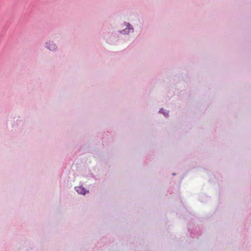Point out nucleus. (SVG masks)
<instances>
[{
  "label": "nucleus",
  "instance_id": "1",
  "mask_svg": "<svg viewBox=\"0 0 251 251\" xmlns=\"http://www.w3.org/2000/svg\"><path fill=\"white\" fill-rule=\"evenodd\" d=\"M45 47L51 51H55L58 49L57 45L53 41L51 40H48L46 42Z\"/></svg>",
  "mask_w": 251,
  "mask_h": 251
},
{
  "label": "nucleus",
  "instance_id": "2",
  "mask_svg": "<svg viewBox=\"0 0 251 251\" xmlns=\"http://www.w3.org/2000/svg\"><path fill=\"white\" fill-rule=\"evenodd\" d=\"M124 24L126 26V27L125 29L121 30V33L126 35L128 34L130 32H133L134 28L129 23L124 22Z\"/></svg>",
  "mask_w": 251,
  "mask_h": 251
},
{
  "label": "nucleus",
  "instance_id": "3",
  "mask_svg": "<svg viewBox=\"0 0 251 251\" xmlns=\"http://www.w3.org/2000/svg\"><path fill=\"white\" fill-rule=\"evenodd\" d=\"M75 190L79 194L85 195L89 192L84 187L82 186H77L75 188Z\"/></svg>",
  "mask_w": 251,
  "mask_h": 251
},
{
  "label": "nucleus",
  "instance_id": "4",
  "mask_svg": "<svg viewBox=\"0 0 251 251\" xmlns=\"http://www.w3.org/2000/svg\"><path fill=\"white\" fill-rule=\"evenodd\" d=\"M159 112L162 113L166 117H168L169 116L168 111H165L163 108L160 109Z\"/></svg>",
  "mask_w": 251,
  "mask_h": 251
}]
</instances>
